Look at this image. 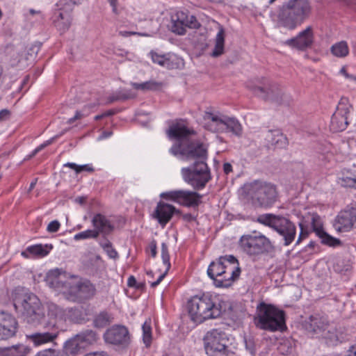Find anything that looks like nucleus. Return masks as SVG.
<instances>
[{"instance_id":"1","label":"nucleus","mask_w":356,"mask_h":356,"mask_svg":"<svg viewBox=\"0 0 356 356\" xmlns=\"http://www.w3.org/2000/svg\"><path fill=\"white\" fill-rule=\"evenodd\" d=\"M191 134V131L185 126L179 124L171 126L167 131L170 138L177 140L170 148V153L193 161L189 167L181 170L184 181L194 189L200 190L211 179L210 169L207 163V149L203 143L189 140Z\"/></svg>"},{"instance_id":"2","label":"nucleus","mask_w":356,"mask_h":356,"mask_svg":"<svg viewBox=\"0 0 356 356\" xmlns=\"http://www.w3.org/2000/svg\"><path fill=\"white\" fill-rule=\"evenodd\" d=\"M240 274L238 261L231 254L221 256L211 262L207 269V275L216 287H229L239 277Z\"/></svg>"},{"instance_id":"3","label":"nucleus","mask_w":356,"mask_h":356,"mask_svg":"<svg viewBox=\"0 0 356 356\" xmlns=\"http://www.w3.org/2000/svg\"><path fill=\"white\" fill-rule=\"evenodd\" d=\"M311 13L309 0H288L280 8L278 22L289 30H294L309 18Z\"/></svg>"},{"instance_id":"4","label":"nucleus","mask_w":356,"mask_h":356,"mask_svg":"<svg viewBox=\"0 0 356 356\" xmlns=\"http://www.w3.org/2000/svg\"><path fill=\"white\" fill-rule=\"evenodd\" d=\"M188 315L195 324L211 318H216L221 314V307L216 302V297L204 293L192 297L187 304Z\"/></svg>"},{"instance_id":"5","label":"nucleus","mask_w":356,"mask_h":356,"mask_svg":"<svg viewBox=\"0 0 356 356\" xmlns=\"http://www.w3.org/2000/svg\"><path fill=\"white\" fill-rule=\"evenodd\" d=\"M14 307L18 315L27 323L37 326L44 323L46 316L40 299L32 293L17 296Z\"/></svg>"},{"instance_id":"6","label":"nucleus","mask_w":356,"mask_h":356,"mask_svg":"<svg viewBox=\"0 0 356 356\" xmlns=\"http://www.w3.org/2000/svg\"><path fill=\"white\" fill-rule=\"evenodd\" d=\"M247 87L258 97L266 102L289 104L291 97L277 83L266 77L249 81Z\"/></svg>"},{"instance_id":"7","label":"nucleus","mask_w":356,"mask_h":356,"mask_svg":"<svg viewBox=\"0 0 356 356\" xmlns=\"http://www.w3.org/2000/svg\"><path fill=\"white\" fill-rule=\"evenodd\" d=\"M254 322L257 327L270 332L283 331L286 327L284 312L264 302L257 306Z\"/></svg>"},{"instance_id":"8","label":"nucleus","mask_w":356,"mask_h":356,"mask_svg":"<svg viewBox=\"0 0 356 356\" xmlns=\"http://www.w3.org/2000/svg\"><path fill=\"white\" fill-rule=\"evenodd\" d=\"M247 194L253 204L258 207H272L278 199V192L275 184L256 180L246 186Z\"/></svg>"},{"instance_id":"9","label":"nucleus","mask_w":356,"mask_h":356,"mask_svg":"<svg viewBox=\"0 0 356 356\" xmlns=\"http://www.w3.org/2000/svg\"><path fill=\"white\" fill-rule=\"evenodd\" d=\"M257 221L261 225L267 226L283 237L284 245H289L295 239L296 227L289 218L273 213L259 215Z\"/></svg>"},{"instance_id":"10","label":"nucleus","mask_w":356,"mask_h":356,"mask_svg":"<svg viewBox=\"0 0 356 356\" xmlns=\"http://www.w3.org/2000/svg\"><path fill=\"white\" fill-rule=\"evenodd\" d=\"M203 118L206 121V129L211 132H232L236 136H241L242 134L241 124L235 118L229 117L218 111H207Z\"/></svg>"},{"instance_id":"11","label":"nucleus","mask_w":356,"mask_h":356,"mask_svg":"<svg viewBox=\"0 0 356 356\" xmlns=\"http://www.w3.org/2000/svg\"><path fill=\"white\" fill-rule=\"evenodd\" d=\"M240 245L244 252L250 256H273L275 247L264 234H247L241 237Z\"/></svg>"},{"instance_id":"12","label":"nucleus","mask_w":356,"mask_h":356,"mask_svg":"<svg viewBox=\"0 0 356 356\" xmlns=\"http://www.w3.org/2000/svg\"><path fill=\"white\" fill-rule=\"evenodd\" d=\"M161 197L186 207H197L201 203L202 195L197 192L174 190L162 193Z\"/></svg>"},{"instance_id":"13","label":"nucleus","mask_w":356,"mask_h":356,"mask_svg":"<svg viewBox=\"0 0 356 356\" xmlns=\"http://www.w3.org/2000/svg\"><path fill=\"white\" fill-rule=\"evenodd\" d=\"M42 325H43V331L35 332L26 335V339L35 347L49 343H55V340L59 334V330L56 325L55 321H47L44 320V323Z\"/></svg>"},{"instance_id":"14","label":"nucleus","mask_w":356,"mask_h":356,"mask_svg":"<svg viewBox=\"0 0 356 356\" xmlns=\"http://www.w3.org/2000/svg\"><path fill=\"white\" fill-rule=\"evenodd\" d=\"M353 106L350 104L348 98H341L335 112L332 116L330 129L334 132L344 131L348 124V117Z\"/></svg>"},{"instance_id":"15","label":"nucleus","mask_w":356,"mask_h":356,"mask_svg":"<svg viewBox=\"0 0 356 356\" xmlns=\"http://www.w3.org/2000/svg\"><path fill=\"white\" fill-rule=\"evenodd\" d=\"M104 339L106 343L127 348L130 342L131 337L127 327L122 325H114L106 330L104 334Z\"/></svg>"},{"instance_id":"16","label":"nucleus","mask_w":356,"mask_h":356,"mask_svg":"<svg viewBox=\"0 0 356 356\" xmlns=\"http://www.w3.org/2000/svg\"><path fill=\"white\" fill-rule=\"evenodd\" d=\"M333 227L338 232H346L356 227V204L348 206L334 218Z\"/></svg>"},{"instance_id":"17","label":"nucleus","mask_w":356,"mask_h":356,"mask_svg":"<svg viewBox=\"0 0 356 356\" xmlns=\"http://www.w3.org/2000/svg\"><path fill=\"white\" fill-rule=\"evenodd\" d=\"M96 292L95 286L88 280L80 281L70 285L69 298L73 301L81 302L92 298Z\"/></svg>"},{"instance_id":"18","label":"nucleus","mask_w":356,"mask_h":356,"mask_svg":"<svg viewBox=\"0 0 356 356\" xmlns=\"http://www.w3.org/2000/svg\"><path fill=\"white\" fill-rule=\"evenodd\" d=\"M307 218L311 220L312 230L321 238V243L330 247H337L341 245V241L339 238L330 236L324 231L318 215L312 213V215H309Z\"/></svg>"},{"instance_id":"19","label":"nucleus","mask_w":356,"mask_h":356,"mask_svg":"<svg viewBox=\"0 0 356 356\" xmlns=\"http://www.w3.org/2000/svg\"><path fill=\"white\" fill-rule=\"evenodd\" d=\"M314 42V34L311 26L300 31L296 37L289 39L285 44L300 51L311 48Z\"/></svg>"},{"instance_id":"20","label":"nucleus","mask_w":356,"mask_h":356,"mask_svg":"<svg viewBox=\"0 0 356 356\" xmlns=\"http://www.w3.org/2000/svg\"><path fill=\"white\" fill-rule=\"evenodd\" d=\"M328 325L327 318L317 314L311 315L302 323L304 330L312 335L323 334L327 330Z\"/></svg>"},{"instance_id":"21","label":"nucleus","mask_w":356,"mask_h":356,"mask_svg":"<svg viewBox=\"0 0 356 356\" xmlns=\"http://www.w3.org/2000/svg\"><path fill=\"white\" fill-rule=\"evenodd\" d=\"M204 348H228L229 339L225 332L220 329H213L204 337Z\"/></svg>"},{"instance_id":"22","label":"nucleus","mask_w":356,"mask_h":356,"mask_svg":"<svg viewBox=\"0 0 356 356\" xmlns=\"http://www.w3.org/2000/svg\"><path fill=\"white\" fill-rule=\"evenodd\" d=\"M44 281L47 285L56 290L69 289L70 285L66 273L58 268L49 270Z\"/></svg>"},{"instance_id":"23","label":"nucleus","mask_w":356,"mask_h":356,"mask_svg":"<svg viewBox=\"0 0 356 356\" xmlns=\"http://www.w3.org/2000/svg\"><path fill=\"white\" fill-rule=\"evenodd\" d=\"M17 330V322L10 314L4 312H0V341L6 340L15 335Z\"/></svg>"},{"instance_id":"24","label":"nucleus","mask_w":356,"mask_h":356,"mask_svg":"<svg viewBox=\"0 0 356 356\" xmlns=\"http://www.w3.org/2000/svg\"><path fill=\"white\" fill-rule=\"evenodd\" d=\"M175 213L181 215L180 211L176 209L174 206L160 202L157 204L153 216L164 227Z\"/></svg>"},{"instance_id":"25","label":"nucleus","mask_w":356,"mask_h":356,"mask_svg":"<svg viewBox=\"0 0 356 356\" xmlns=\"http://www.w3.org/2000/svg\"><path fill=\"white\" fill-rule=\"evenodd\" d=\"M41 43L40 42H35L33 44H30L29 47L26 48V53L24 54L22 52V48L16 49L13 50V56L16 54L17 56L13 60V65H17L19 63H22L23 60H34L36 57L38 51L40 49Z\"/></svg>"},{"instance_id":"26","label":"nucleus","mask_w":356,"mask_h":356,"mask_svg":"<svg viewBox=\"0 0 356 356\" xmlns=\"http://www.w3.org/2000/svg\"><path fill=\"white\" fill-rule=\"evenodd\" d=\"M92 225L94 230L98 233V236L100 234L103 235L110 234L114 229V226L111 224V221L102 213H96L92 219Z\"/></svg>"},{"instance_id":"27","label":"nucleus","mask_w":356,"mask_h":356,"mask_svg":"<svg viewBox=\"0 0 356 356\" xmlns=\"http://www.w3.org/2000/svg\"><path fill=\"white\" fill-rule=\"evenodd\" d=\"M338 183L343 187H350L356 188V165L343 168L339 177Z\"/></svg>"},{"instance_id":"28","label":"nucleus","mask_w":356,"mask_h":356,"mask_svg":"<svg viewBox=\"0 0 356 356\" xmlns=\"http://www.w3.org/2000/svg\"><path fill=\"white\" fill-rule=\"evenodd\" d=\"M269 146L273 148H283L287 145L286 137L280 130H269L266 136Z\"/></svg>"},{"instance_id":"29","label":"nucleus","mask_w":356,"mask_h":356,"mask_svg":"<svg viewBox=\"0 0 356 356\" xmlns=\"http://www.w3.org/2000/svg\"><path fill=\"white\" fill-rule=\"evenodd\" d=\"M51 245H42L37 244L29 246L25 251L22 252V255L24 257H29V255L36 257H44L48 254L49 251L52 249Z\"/></svg>"},{"instance_id":"30","label":"nucleus","mask_w":356,"mask_h":356,"mask_svg":"<svg viewBox=\"0 0 356 356\" xmlns=\"http://www.w3.org/2000/svg\"><path fill=\"white\" fill-rule=\"evenodd\" d=\"M161 257H162L163 263L164 266H165V270L163 273L161 274L159 276L158 279L155 282H152L151 283V286L152 288H155L156 286H158L161 283V282L165 277L166 274L168 273V271L169 270V269L170 268V254L168 252V245L165 243H162V244H161Z\"/></svg>"},{"instance_id":"31","label":"nucleus","mask_w":356,"mask_h":356,"mask_svg":"<svg viewBox=\"0 0 356 356\" xmlns=\"http://www.w3.org/2000/svg\"><path fill=\"white\" fill-rule=\"evenodd\" d=\"M75 336L83 348L95 343L99 339L98 334L92 330H83Z\"/></svg>"},{"instance_id":"32","label":"nucleus","mask_w":356,"mask_h":356,"mask_svg":"<svg viewBox=\"0 0 356 356\" xmlns=\"http://www.w3.org/2000/svg\"><path fill=\"white\" fill-rule=\"evenodd\" d=\"M71 22L72 16L69 13L60 12L58 16L54 19L55 26L62 33L69 29Z\"/></svg>"},{"instance_id":"33","label":"nucleus","mask_w":356,"mask_h":356,"mask_svg":"<svg viewBox=\"0 0 356 356\" xmlns=\"http://www.w3.org/2000/svg\"><path fill=\"white\" fill-rule=\"evenodd\" d=\"M31 351V348L23 344H18L0 349V353L3 356H26Z\"/></svg>"},{"instance_id":"34","label":"nucleus","mask_w":356,"mask_h":356,"mask_svg":"<svg viewBox=\"0 0 356 356\" xmlns=\"http://www.w3.org/2000/svg\"><path fill=\"white\" fill-rule=\"evenodd\" d=\"M83 348L78 341V339L74 335L65 342L63 346V350L62 352L66 354L67 356H68V355L76 356L81 352V349Z\"/></svg>"},{"instance_id":"35","label":"nucleus","mask_w":356,"mask_h":356,"mask_svg":"<svg viewBox=\"0 0 356 356\" xmlns=\"http://www.w3.org/2000/svg\"><path fill=\"white\" fill-rule=\"evenodd\" d=\"M67 316L72 322L82 323L87 321L88 314L83 307H78L69 309Z\"/></svg>"},{"instance_id":"36","label":"nucleus","mask_w":356,"mask_h":356,"mask_svg":"<svg viewBox=\"0 0 356 356\" xmlns=\"http://www.w3.org/2000/svg\"><path fill=\"white\" fill-rule=\"evenodd\" d=\"M113 321V315L106 311H103L95 316L93 319V325L97 328H103L110 325Z\"/></svg>"},{"instance_id":"37","label":"nucleus","mask_w":356,"mask_h":356,"mask_svg":"<svg viewBox=\"0 0 356 356\" xmlns=\"http://www.w3.org/2000/svg\"><path fill=\"white\" fill-rule=\"evenodd\" d=\"M225 44V30L222 26H220L218 32L216 37V44L211 56L218 57L222 54Z\"/></svg>"},{"instance_id":"38","label":"nucleus","mask_w":356,"mask_h":356,"mask_svg":"<svg viewBox=\"0 0 356 356\" xmlns=\"http://www.w3.org/2000/svg\"><path fill=\"white\" fill-rule=\"evenodd\" d=\"M149 54L151 55L152 60L154 63H157L168 69H171L172 67V63L170 60V56L169 54H159L153 51Z\"/></svg>"},{"instance_id":"39","label":"nucleus","mask_w":356,"mask_h":356,"mask_svg":"<svg viewBox=\"0 0 356 356\" xmlns=\"http://www.w3.org/2000/svg\"><path fill=\"white\" fill-rule=\"evenodd\" d=\"M331 52L337 57L343 58L348 54L349 49L346 42L341 41L331 47Z\"/></svg>"},{"instance_id":"40","label":"nucleus","mask_w":356,"mask_h":356,"mask_svg":"<svg viewBox=\"0 0 356 356\" xmlns=\"http://www.w3.org/2000/svg\"><path fill=\"white\" fill-rule=\"evenodd\" d=\"M312 215L308 213L307 216L303 217L302 220L299 222V227L300 228V233L296 241V244H299L304 238H307L309 235L308 227L311 226V220H308L307 216Z\"/></svg>"},{"instance_id":"41","label":"nucleus","mask_w":356,"mask_h":356,"mask_svg":"<svg viewBox=\"0 0 356 356\" xmlns=\"http://www.w3.org/2000/svg\"><path fill=\"white\" fill-rule=\"evenodd\" d=\"M162 83L155 81H148L144 83H131V86L136 90H158Z\"/></svg>"},{"instance_id":"42","label":"nucleus","mask_w":356,"mask_h":356,"mask_svg":"<svg viewBox=\"0 0 356 356\" xmlns=\"http://www.w3.org/2000/svg\"><path fill=\"white\" fill-rule=\"evenodd\" d=\"M143 330V341L146 348H149L151 346L152 335V327L151 321H145L142 326Z\"/></svg>"},{"instance_id":"43","label":"nucleus","mask_w":356,"mask_h":356,"mask_svg":"<svg viewBox=\"0 0 356 356\" xmlns=\"http://www.w3.org/2000/svg\"><path fill=\"white\" fill-rule=\"evenodd\" d=\"M207 356H234V352L229 350L228 348L224 349L218 348L205 349Z\"/></svg>"},{"instance_id":"44","label":"nucleus","mask_w":356,"mask_h":356,"mask_svg":"<svg viewBox=\"0 0 356 356\" xmlns=\"http://www.w3.org/2000/svg\"><path fill=\"white\" fill-rule=\"evenodd\" d=\"M97 238H98V233L94 229H87L86 231L77 233L74 236V239L75 241Z\"/></svg>"},{"instance_id":"45","label":"nucleus","mask_w":356,"mask_h":356,"mask_svg":"<svg viewBox=\"0 0 356 356\" xmlns=\"http://www.w3.org/2000/svg\"><path fill=\"white\" fill-rule=\"evenodd\" d=\"M277 349L282 355H287L293 351L294 347L292 341L284 340L280 343Z\"/></svg>"},{"instance_id":"46","label":"nucleus","mask_w":356,"mask_h":356,"mask_svg":"<svg viewBox=\"0 0 356 356\" xmlns=\"http://www.w3.org/2000/svg\"><path fill=\"white\" fill-rule=\"evenodd\" d=\"M171 31L178 35H184L186 33V28L179 21H177L176 15L172 17Z\"/></svg>"},{"instance_id":"47","label":"nucleus","mask_w":356,"mask_h":356,"mask_svg":"<svg viewBox=\"0 0 356 356\" xmlns=\"http://www.w3.org/2000/svg\"><path fill=\"white\" fill-rule=\"evenodd\" d=\"M100 245L106 252L108 256L111 259H116L118 257V252L113 248L111 243L106 240L105 242L100 243Z\"/></svg>"},{"instance_id":"48","label":"nucleus","mask_w":356,"mask_h":356,"mask_svg":"<svg viewBox=\"0 0 356 356\" xmlns=\"http://www.w3.org/2000/svg\"><path fill=\"white\" fill-rule=\"evenodd\" d=\"M35 356H67L59 350L48 348L38 352Z\"/></svg>"},{"instance_id":"49","label":"nucleus","mask_w":356,"mask_h":356,"mask_svg":"<svg viewBox=\"0 0 356 356\" xmlns=\"http://www.w3.org/2000/svg\"><path fill=\"white\" fill-rule=\"evenodd\" d=\"M244 342L245 348L247 350L249 351V353L251 354V355L254 356L256 353V349H255V344L253 339L252 337H245L244 338Z\"/></svg>"},{"instance_id":"50","label":"nucleus","mask_w":356,"mask_h":356,"mask_svg":"<svg viewBox=\"0 0 356 356\" xmlns=\"http://www.w3.org/2000/svg\"><path fill=\"white\" fill-rule=\"evenodd\" d=\"M79 2V0H60L57 6L60 7V10L66 8L67 10H72V6H74Z\"/></svg>"},{"instance_id":"51","label":"nucleus","mask_w":356,"mask_h":356,"mask_svg":"<svg viewBox=\"0 0 356 356\" xmlns=\"http://www.w3.org/2000/svg\"><path fill=\"white\" fill-rule=\"evenodd\" d=\"M116 95L118 97V101H124L135 97V95L131 92L118 91L116 92Z\"/></svg>"},{"instance_id":"52","label":"nucleus","mask_w":356,"mask_h":356,"mask_svg":"<svg viewBox=\"0 0 356 356\" xmlns=\"http://www.w3.org/2000/svg\"><path fill=\"white\" fill-rule=\"evenodd\" d=\"M177 21H179L181 24H183L185 28L187 27L188 15L183 11H179L176 13Z\"/></svg>"},{"instance_id":"53","label":"nucleus","mask_w":356,"mask_h":356,"mask_svg":"<svg viewBox=\"0 0 356 356\" xmlns=\"http://www.w3.org/2000/svg\"><path fill=\"white\" fill-rule=\"evenodd\" d=\"M187 23V27L190 29H198L200 26V24L193 15L188 16Z\"/></svg>"},{"instance_id":"54","label":"nucleus","mask_w":356,"mask_h":356,"mask_svg":"<svg viewBox=\"0 0 356 356\" xmlns=\"http://www.w3.org/2000/svg\"><path fill=\"white\" fill-rule=\"evenodd\" d=\"M60 226V224L58 220H53L49 223L47 230L50 233H54L58 232Z\"/></svg>"},{"instance_id":"55","label":"nucleus","mask_w":356,"mask_h":356,"mask_svg":"<svg viewBox=\"0 0 356 356\" xmlns=\"http://www.w3.org/2000/svg\"><path fill=\"white\" fill-rule=\"evenodd\" d=\"M83 171L92 172L94 171V168L89 164L85 165H78V170H76V174H79Z\"/></svg>"},{"instance_id":"56","label":"nucleus","mask_w":356,"mask_h":356,"mask_svg":"<svg viewBox=\"0 0 356 356\" xmlns=\"http://www.w3.org/2000/svg\"><path fill=\"white\" fill-rule=\"evenodd\" d=\"M86 115L83 113L81 111H77L73 118H70L67 120L68 124L74 123L76 120L81 119L85 117Z\"/></svg>"},{"instance_id":"57","label":"nucleus","mask_w":356,"mask_h":356,"mask_svg":"<svg viewBox=\"0 0 356 356\" xmlns=\"http://www.w3.org/2000/svg\"><path fill=\"white\" fill-rule=\"evenodd\" d=\"M149 249L150 250V253H151V256L152 257H155L156 256V254H157V251H156V249H157V247H156V242L155 240H153L150 242V243L149 244Z\"/></svg>"},{"instance_id":"58","label":"nucleus","mask_w":356,"mask_h":356,"mask_svg":"<svg viewBox=\"0 0 356 356\" xmlns=\"http://www.w3.org/2000/svg\"><path fill=\"white\" fill-rule=\"evenodd\" d=\"M64 133H65V131H63L60 135L56 136L50 138L49 140L45 141L44 143H43L42 144L39 145V149H43L44 147H46L47 146H48L50 144H51L56 138H57L60 136H62Z\"/></svg>"},{"instance_id":"59","label":"nucleus","mask_w":356,"mask_h":356,"mask_svg":"<svg viewBox=\"0 0 356 356\" xmlns=\"http://www.w3.org/2000/svg\"><path fill=\"white\" fill-rule=\"evenodd\" d=\"M10 112L8 109H2L0 111V121H3L9 118Z\"/></svg>"},{"instance_id":"60","label":"nucleus","mask_w":356,"mask_h":356,"mask_svg":"<svg viewBox=\"0 0 356 356\" xmlns=\"http://www.w3.org/2000/svg\"><path fill=\"white\" fill-rule=\"evenodd\" d=\"M127 284L130 287H136L137 289L140 287L139 285H137L136 280L132 275L128 278Z\"/></svg>"},{"instance_id":"61","label":"nucleus","mask_w":356,"mask_h":356,"mask_svg":"<svg viewBox=\"0 0 356 356\" xmlns=\"http://www.w3.org/2000/svg\"><path fill=\"white\" fill-rule=\"evenodd\" d=\"M182 219L187 222H191L196 220V218L193 216L191 213H185L181 215Z\"/></svg>"},{"instance_id":"62","label":"nucleus","mask_w":356,"mask_h":356,"mask_svg":"<svg viewBox=\"0 0 356 356\" xmlns=\"http://www.w3.org/2000/svg\"><path fill=\"white\" fill-rule=\"evenodd\" d=\"M83 356H109L105 351L91 352L85 354Z\"/></svg>"},{"instance_id":"63","label":"nucleus","mask_w":356,"mask_h":356,"mask_svg":"<svg viewBox=\"0 0 356 356\" xmlns=\"http://www.w3.org/2000/svg\"><path fill=\"white\" fill-rule=\"evenodd\" d=\"M346 356H356V343L350 347Z\"/></svg>"},{"instance_id":"64","label":"nucleus","mask_w":356,"mask_h":356,"mask_svg":"<svg viewBox=\"0 0 356 356\" xmlns=\"http://www.w3.org/2000/svg\"><path fill=\"white\" fill-rule=\"evenodd\" d=\"M223 171L226 175H228L232 171V166L229 163H225L223 165Z\"/></svg>"}]
</instances>
